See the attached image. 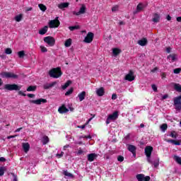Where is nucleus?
Wrapping results in <instances>:
<instances>
[{
	"instance_id": "1a4fd4ad",
	"label": "nucleus",
	"mask_w": 181,
	"mask_h": 181,
	"mask_svg": "<svg viewBox=\"0 0 181 181\" xmlns=\"http://www.w3.org/2000/svg\"><path fill=\"white\" fill-rule=\"evenodd\" d=\"M30 103H31L32 104H36L37 105H40V104H42V103L43 104L47 103V100L40 98V99L35 100H30Z\"/></svg>"
},
{
	"instance_id": "37998d69",
	"label": "nucleus",
	"mask_w": 181,
	"mask_h": 181,
	"mask_svg": "<svg viewBox=\"0 0 181 181\" xmlns=\"http://www.w3.org/2000/svg\"><path fill=\"white\" fill-rule=\"evenodd\" d=\"M5 173V168L4 167L0 168V176H4Z\"/></svg>"
},
{
	"instance_id": "bb28decb",
	"label": "nucleus",
	"mask_w": 181,
	"mask_h": 181,
	"mask_svg": "<svg viewBox=\"0 0 181 181\" xmlns=\"http://www.w3.org/2000/svg\"><path fill=\"white\" fill-rule=\"evenodd\" d=\"M71 43H72L71 38L66 40L64 43L65 47H70V46H71Z\"/></svg>"
},
{
	"instance_id": "052dcab7",
	"label": "nucleus",
	"mask_w": 181,
	"mask_h": 181,
	"mask_svg": "<svg viewBox=\"0 0 181 181\" xmlns=\"http://www.w3.org/2000/svg\"><path fill=\"white\" fill-rule=\"evenodd\" d=\"M83 150H81V148H79V150L78 151V155H81V153H83Z\"/></svg>"
},
{
	"instance_id": "c03bdc74",
	"label": "nucleus",
	"mask_w": 181,
	"mask_h": 181,
	"mask_svg": "<svg viewBox=\"0 0 181 181\" xmlns=\"http://www.w3.org/2000/svg\"><path fill=\"white\" fill-rule=\"evenodd\" d=\"M73 93V88H71V89L68 90L66 93L65 95H70V94Z\"/></svg>"
},
{
	"instance_id": "39448f33",
	"label": "nucleus",
	"mask_w": 181,
	"mask_h": 181,
	"mask_svg": "<svg viewBox=\"0 0 181 181\" xmlns=\"http://www.w3.org/2000/svg\"><path fill=\"white\" fill-rule=\"evenodd\" d=\"M59 26H60V21H59V17H57L54 20H51L49 22V28H50V29L59 28Z\"/></svg>"
},
{
	"instance_id": "dca6fc26",
	"label": "nucleus",
	"mask_w": 181,
	"mask_h": 181,
	"mask_svg": "<svg viewBox=\"0 0 181 181\" xmlns=\"http://www.w3.org/2000/svg\"><path fill=\"white\" fill-rule=\"evenodd\" d=\"M96 94L98 97H103L105 94V90L103 87L98 88L96 89Z\"/></svg>"
},
{
	"instance_id": "f704fd0d",
	"label": "nucleus",
	"mask_w": 181,
	"mask_h": 181,
	"mask_svg": "<svg viewBox=\"0 0 181 181\" xmlns=\"http://www.w3.org/2000/svg\"><path fill=\"white\" fill-rule=\"evenodd\" d=\"M18 56L20 59H23L25 57V51H20L18 52Z\"/></svg>"
},
{
	"instance_id": "cd10ccee",
	"label": "nucleus",
	"mask_w": 181,
	"mask_h": 181,
	"mask_svg": "<svg viewBox=\"0 0 181 181\" xmlns=\"http://www.w3.org/2000/svg\"><path fill=\"white\" fill-rule=\"evenodd\" d=\"M173 159L178 165H181V158L179 156H174Z\"/></svg>"
},
{
	"instance_id": "9b49d317",
	"label": "nucleus",
	"mask_w": 181,
	"mask_h": 181,
	"mask_svg": "<svg viewBox=\"0 0 181 181\" xmlns=\"http://www.w3.org/2000/svg\"><path fill=\"white\" fill-rule=\"evenodd\" d=\"M167 59L170 63H173V62H176L177 59V55L175 54H170L167 57Z\"/></svg>"
},
{
	"instance_id": "6ab92c4d",
	"label": "nucleus",
	"mask_w": 181,
	"mask_h": 181,
	"mask_svg": "<svg viewBox=\"0 0 181 181\" xmlns=\"http://www.w3.org/2000/svg\"><path fill=\"white\" fill-rule=\"evenodd\" d=\"M128 151H129V152H132V153H133L134 156H135V155H136L135 152L136 151V147H135V146H134V145H129Z\"/></svg>"
},
{
	"instance_id": "a19ab883",
	"label": "nucleus",
	"mask_w": 181,
	"mask_h": 181,
	"mask_svg": "<svg viewBox=\"0 0 181 181\" xmlns=\"http://www.w3.org/2000/svg\"><path fill=\"white\" fill-rule=\"evenodd\" d=\"M36 86H30L27 88V91H35Z\"/></svg>"
},
{
	"instance_id": "bf43d9fd",
	"label": "nucleus",
	"mask_w": 181,
	"mask_h": 181,
	"mask_svg": "<svg viewBox=\"0 0 181 181\" xmlns=\"http://www.w3.org/2000/svg\"><path fill=\"white\" fill-rule=\"evenodd\" d=\"M151 73H155V71H158V67H155L154 69H151Z\"/></svg>"
},
{
	"instance_id": "4468645a",
	"label": "nucleus",
	"mask_w": 181,
	"mask_h": 181,
	"mask_svg": "<svg viewBox=\"0 0 181 181\" xmlns=\"http://www.w3.org/2000/svg\"><path fill=\"white\" fill-rule=\"evenodd\" d=\"M56 84H57V82L56 81H54L51 83H45L43 85V88H45V90H49V88H52V87H54Z\"/></svg>"
},
{
	"instance_id": "c85d7f7f",
	"label": "nucleus",
	"mask_w": 181,
	"mask_h": 181,
	"mask_svg": "<svg viewBox=\"0 0 181 181\" xmlns=\"http://www.w3.org/2000/svg\"><path fill=\"white\" fill-rule=\"evenodd\" d=\"M112 53L115 56H118V54H119V53H121V49H119L118 48H115L112 50Z\"/></svg>"
},
{
	"instance_id": "de8ad7c7",
	"label": "nucleus",
	"mask_w": 181,
	"mask_h": 181,
	"mask_svg": "<svg viewBox=\"0 0 181 181\" xmlns=\"http://www.w3.org/2000/svg\"><path fill=\"white\" fill-rule=\"evenodd\" d=\"M117 160H118L119 162H124V156H119L117 157Z\"/></svg>"
},
{
	"instance_id": "79ce46f5",
	"label": "nucleus",
	"mask_w": 181,
	"mask_h": 181,
	"mask_svg": "<svg viewBox=\"0 0 181 181\" xmlns=\"http://www.w3.org/2000/svg\"><path fill=\"white\" fill-rule=\"evenodd\" d=\"M6 54H12V49L11 48H6L5 49Z\"/></svg>"
},
{
	"instance_id": "6e6d98bb",
	"label": "nucleus",
	"mask_w": 181,
	"mask_h": 181,
	"mask_svg": "<svg viewBox=\"0 0 181 181\" xmlns=\"http://www.w3.org/2000/svg\"><path fill=\"white\" fill-rule=\"evenodd\" d=\"M171 50H172V48L170 47H168L166 48L167 53H170Z\"/></svg>"
},
{
	"instance_id": "a18cd8bd",
	"label": "nucleus",
	"mask_w": 181,
	"mask_h": 181,
	"mask_svg": "<svg viewBox=\"0 0 181 181\" xmlns=\"http://www.w3.org/2000/svg\"><path fill=\"white\" fill-rule=\"evenodd\" d=\"M180 71H181V69L177 68V69H174L173 73H175V74H179V73H180Z\"/></svg>"
},
{
	"instance_id": "2f4dec72",
	"label": "nucleus",
	"mask_w": 181,
	"mask_h": 181,
	"mask_svg": "<svg viewBox=\"0 0 181 181\" xmlns=\"http://www.w3.org/2000/svg\"><path fill=\"white\" fill-rule=\"evenodd\" d=\"M71 84V81H68L64 85L62 86V90H66L69 86Z\"/></svg>"
},
{
	"instance_id": "393cba45",
	"label": "nucleus",
	"mask_w": 181,
	"mask_h": 181,
	"mask_svg": "<svg viewBox=\"0 0 181 181\" xmlns=\"http://www.w3.org/2000/svg\"><path fill=\"white\" fill-rule=\"evenodd\" d=\"M69 3H61L58 4V8L59 9H64V8H69Z\"/></svg>"
},
{
	"instance_id": "69168bd1",
	"label": "nucleus",
	"mask_w": 181,
	"mask_h": 181,
	"mask_svg": "<svg viewBox=\"0 0 181 181\" xmlns=\"http://www.w3.org/2000/svg\"><path fill=\"white\" fill-rule=\"evenodd\" d=\"M70 145H66L64 146V151H66V149H67V148H69Z\"/></svg>"
},
{
	"instance_id": "5fc2aeb1",
	"label": "nucleus",
	"mask_w": 181,
	"mask_h": 181,
	"mask_svg": "<svg viewBox=\"0 0 181 181\" xmlns=\"http://www.w3.org/2000/svg\"><path fill=\"white\" fill-rule=\"evenodd\" d=\"M112 100H117V94L113 93L112 95Z\"/></svg>"
},
{
	"instance_id": "58836bf2",
	"label": "nucleus",
	"mask_w": 181,
	"mask_h": 181,
	"mask_svg": "<svg viewBox=\"0 0 181 181\" xmlns=\"http://www.w3.org/2000/svg\"><path fill=\"white\" fill-rule=\"evenodd\" d=\"M69 30L73 31V30H77V29H80V26H78V25L69 26Z\"/></svg>"
},
{
	"instance_id": "473e14b6",
	"label": "nucleus",
	"mask_w": 181,
	"mask_h": 181,
	"mask_svg": "<svg viewBox=\"0 0 181 181\" xmlns=\"http://www.w3.org/2000/svg\"><path fill=\"white\" fill-rule=\"evenodd\" d=\"M49 142V137L47 136H45L42 138V144L43 145H46Z\"/></svg>"
},
{
	"instance_id": "e2e57ef3",
	"label": "nucleus",
	"mask_w": 181,
	"mask_h": 181,
	"mask_svg": "<svg viewBox=\"0 0 181 181\" xmlns=\"http://www.w3.org/2000/svg\"><path fill=\"white\" fill-rule=\"evenodd\" d=\"M5 160H6V159H5V158H4V157L0 158V162H5Z\"/></svg>"
},
{
	"instance_id": "f3484780",
	"label": "nucleus",
	"mask_w": 181,
	"mask_h": 181,
	"mask_svg": "<svg viewBox=\"0 0 181 181\" xmlns=\"http://www.w3.org/2000/svg\"><path fill=\"white\" fill-rule=\"evenodd\" d=\"M23 148L24 152H25V153H28V152H29V149H30V145L29 144V143H23Z\"/></svg>"
},
{
	"instance_id": "6e6552de",
	"label": "nucleus",
	"mask_w": 181,
	"mask_h": 181,
	"mask_svg": "<svg viewBox=\"0 0 181 181\" xmlns=\"http://www.w3.org/2000/svg\"><path fill=\"white\" fill-rule=\"evenodd\" d=\"M93 39H94V33L89 32L85 37L83 42H85V43H91L93 42Z\"/></svg>"
},
{
	"instance_id": "a211bd4d",
	"label": "nucleus",
	"mask_w": 181,
	"mask_h": 181,
	"mask_svg": "<svg viewBox=\"0 0 181 181\" xmlns=\"http://www.w3.org/2000/svg\"><path fill=\"white\" fill-rule=\"evenodd\" d=\"M97 154L95 153H90L88 155V160L89 162H93V160L97 158Z\"/></svg>"
},
{
	"instance_id": "4be33fe9",
	"label": "nucleus",
	"mask_w": 181,
	"mask_h": 181,
	"mask_svg": "<svg viewBox=\"0 0 181 181\" xmlns=\"http://www.w3.org/2000/svg\"><path fill=\"white\" fill-rule=\"evenodd\" d=\"M47 29H49V27L47 25H45L43 28L39 30L40 35H46L47 33Z\"/></svg>"
},
{
	"instance_id": "ddd939ff",
	"label": "nucleus",
	"mask_w": 181,
	"mask_h": 181,
	"mask_svg": "<svg viewBox=\"0 0 181 181\" xmlns=\"http://www.w3.org/2000/svg\"><path fill=\"white\" fill-rule=\"evenodd\" d=\"M58 112H59V114H66V112H69V109L66 107V105H63L59 107Z\"/></svg>"
},
{
	"instance_id": "423d86ee",
	"label": "nucleus",
	"mask_w": 181,
	"mask_h": 181,
	"mask_svg": "<svg viewBox=\"0 0 181 181\" xmlns=\"http://www.w3.org/2000/svg\"><path fill=\"white\" fill-rule=\"evenodd\" d=\"M118 118V112H115L111 115H109L107 119H106V124L108 125L111 122L115 121Z\"/></svg>"
},
{
	"instance_id": "7ed1b4c3",
	"label": "nucleus",
	"mask_w": 181,
	"mask_h": 181,
	"mask_svg": "<svg viewBox=\"0 0 181 181\" xmlns=\"http://www.w3.org/2000/svg\"><path fill=\"white\" fill-rule=\"evenodd\" d=\"M4 88L8 90V91H13L15 90L16 91H19L21 88H22L21 86H18L16 84H6L4 86Z\"/></svg>"
},
{
	"instance_id": "f8f14e48",
	"label": "nucleus",
	"mask_w": 181,
	"mask_h": 181,
	"mask_svg": "<svg viewBox=\"0 0 181 181\" xmlns=\"http://www.w3.org/2000/svg\"><path fill=\"white\" fill-rule=\"evenodd\" d=\"M83 13H86V6L83 5L78 12L73 11L74 15H76V16H78V15H81Z\"/></svg>"
},
{
	"instance_id": "0e129e2a",
	"label": "nucleus",
	"mask_w": 181,
	"mask_h": 181,
	"mask_svg": "<svg viewBox=\"0 0 181 181\" xmlns=\"http://www.w3.org/2000/svg\"><path fill=\"white\" fill-rule=\"evenodd\" d=\"M78 128H81V129H84V128H86V124H83L82 126H78Z\"/></svg>"
},
{
	"instance_id": "49530a36",
	"label": "nucleus",
	"mask_w": 181,
	"mask_h": 181,
	"mask_svg": "<svg viewBox=\"0 0 181 181\" xmlns=\"http://www.w3.org/2000/svg\"><path fill=\"white\" fill-rule=\"evenodd\" d=\"M40 49H41V52H42V53H46V52H47V48H46L45 47L40 46Z\"/></svg>"
},
{
	"instance_id": "20e7f679",
	"label": "nucleus",
	"mask_w": 181,
	"mask_h": 181,
	"mask_svg": "<svg viewBox=\"0 0 181 181\" xmlns=\"http://www.w3.org/2000/svg\"><path fill=\"white\" fill-rule=\"evenodd\" d=\"M1 76L3 78H18L19 77L18 75L12 72H6V71L1 72Z\"/></svg>"
},
{
	"instance_id": "0eeeda50",
	"label": "nucleus",
	"mask_w": 181,
	"mask_h": 181,
	"mask_svg": "<svg viewBox=\"0 0 181 181\" xmlns=\"http://www.w3.org/2000/svg\"><path fill=\"white\" fill-rule=\"evenodd\" d=\"M44 42H45V43H47V45L49 46H54V43H56L54 38L50 36L45 37L44 38Z\"/></svg>"
},
{
	"instance_id": "3c124183",
	"label": "nucleus",
	"mask_w": 181,
	"mask_h": 181,
	"mask_svg": "<svg viewBox=\"0 0 181 181\" xmlns=\"http://www.w3.org/2000/svg\"><path fill=\"white\" fill-rule=\"evenodd\" d=\"M151 87L153 91H155L156 93L158 91V87H156V85H152Z\"/></svg>"
},
{
	"instance_id": "412c9836",
	"label": "nucleus",
	"mask_w": 181,
	"mask_h": 181,
	"mask_svg": "<svg viewBox=\"0 0 181 181\" xmlns=\"http://www.w3.org/2000/svg\"><path fill=\"white\" fill-rule=\"evenodd\" d=\"M160 19V16L158 13H155L153 17V22L158 23Z\"/></svg>"
},
{
	"instance_id": "c9c22d12",
	"label": "nucleus",
	"mask_w": 181,
	"mask_h": 181,
	"mask_svg": "<svg viewBox=\"0 0 181 181\" xmlns=\"http://www.w3.org/2000/svg\"><path fill=\"white\" fill-rule=\"evenodd\" d=\"M170 136H171V138H174L175 139H176L177 138V134L176 133V132L173 131L171 132Z\"/></svg>"
},
{
	"instance_id": "774afa93",
	"label": "nucleus",
	"mask_w": 181,
	"mask_h": 181,
	"mask_svg": "<svg viewBox=\"0 0 181 181\" xmlns=\"http://www.w3.org/2000/svg\"><path fill=\"white\" fill-rule=\"evenodd\" d=\"M177 22H181V17H177Z\"/></svg>"
},
{
	"instance_id": "b1692460",
	"label": "nucleus",
	"mask_w": 181,
	"mask_h": 181,
	"mask_svg": "<svg viewBox=\"0 0 181 181\" xmlns=\"http://www.w3.org/2000/svg\"><path fill=\"white\" fill-rule=\"evenodd\" d=\"M79 101H83L86 98V91H82L78 95Z\"/></svg>"
},
{
	"instance_id": "4c0bfd02",
	"label": "nucleus",
	"mask_w": 181,
	"mask_h": 181,
	"mask_svg": "<svg viewBox=\"0 0 181 181\" xmlns=\"http://www.w3.org/2000/svg\"><path fill=\"white\" fill-rule=\"evenodd\" d=\"M151 165H154L155 168H158L159 166V158H157L153 163L152 161Z\"/></svg>"
},
{
	"instance_id": "e433bc0d",
	"label": "nucleus",
	"mask_w": 181,
	"mask_h": 181,
	"mask_svg": "<svg viewBox=\"0 0 181 181\" xmlns=\"http://www.w3.org/2000/svg\"><path fill=\"white\" fill-rule=\"evenodd\" d=\"M160 129L163 131V132H165L168 129V124H163L160 126Z\"/></svg>"
},
{
	"instance_id": "a878e982",
	"label": "nucleus",
	"mask_w": 181,
	"mask_h": 181,
	"mask_svg": "<svg viewBox=\"0 0 181 181\" xmlns=\"http://www.w3.org/2000/svg\"><path fill=\"white\" fill-rule=\"evenodd\" d=\"M174 86L175 90H176L178 93H181V85L179 83H173Z\"/></svg>"
},
{
	"instance_id": "7c9ffc66",
	"label": "nucleus",
	"mask_w": 181,
	"mask_h": 181,
	"mask_svg": "<svg viewBox=\"0 0 181 181\" xmlns=\"http://www.w3.org/2000/svg\"><path fill=\"white\" fill-rule=\"evenodd\" d=\"M38 6H39L40 11H42V12H45L46 9H47L46 6H45L44 4H38Z\"/></svg>"
},
{
	"instance_id": "f03ea898",
	"label": "nucleus",
	"mask_w": 181,
	"mask_h": 181,
	"mask_svg": "<svg viewBox=\"0 0 181 181\" xmlns=\"http://www.w3.org/2000/svg\"><path fill=\"white\" fill-rule=\"evenodd\" d=\"M152 151H153V147L148 146L145 148V154L147 157V162L148 163H152V160H151V155H152Z\"/></svg>"
},
{
	"instance_id": "ea45409f",
	"label": "nucleus",
	"mask_w": 181,
	"mask_h": 181,
	"mask_svg": "<svg viewBox=\"0 0 181 181\" xmlns=\"http://www.w3.org/2000/svg\"><path fill=\"white\" fill-rule=\"evenodd\" d=\"M144 176L145 175L144 174H139L136 175V179L137 180H144Z\"/></svg>"
},
{
	"instance_id": "09e8293b",
	"label": "nucleus",
	"mask_w": 181,
	"mask_h": 181,
	"mask_svg": "<svg viewBox=\"0 0 181 181\" xmlns=\"http://www.w3.org/2000/svg\"><path fill=\"white\" fill-rule=\"evenodd\" d=\"M63 155H64V152L62 151L61 153L56 154L57 158H62Z\"/></svg>"
},
{
	"instance_id": "aec40b11",
	"label": "nucleus",
	"mask_w": 181,
	"mask_h": 181,
	"mask_svg": "<svg viewBox=\"0 0 181 181\" xmlns=\"http://www.w3.org/2000/svg\"><path fill=\"white\" fill-rule=\"evenodd\" d=\"M138 45L140 46H146V45H148V40H146V38H143L138 41Z\"/></svg>"
},
{
	"instance_id": "338daca9",
	"label": "nucleus",
	"mask_w": 181,
	"mask_h": 181,
	"mask_svg": "<svg viewBox=\"0 0 181 181\" xmlns=\"http://www.w3.org/2000/svg\"><path fill=\"white\" fill-rule=\"evenodd\" d=\"M22 129V127H20L15 130V132H19Z\"/></svg>"
},
{
	"instance_id": "4d7b16f0",
	"label": "nucleus",
	"mask_w": 181,
	"mask_h": 181,
	"mask_svg": "<svg viewBox=\"0 0 181 181\" xmlns=\"http://www.w3.org/2000/svg\"><path fill=\"white\" fill-rule=\"evenodd\" d=\"M19 95H23V97H26V94L23 93L22 91H18Z\"/></svg>"
},
{
	"instance_id": "8fccbe9b",
	"label": "nucleus",
	"mask_w": 181,
	"mask_h": 181,
	"mask_svg": "<svg viewBox=\"0 0 181 181\" xmlns=\"http://www.w3.org/2000/svg\"><path fill=\"white\" fill-rule=\"evenodd\" d=\"M118 6H115L114 7L112 8V12H117L118 11Z\"/></svg>"
},
{
	"instance_id": "680f3d73",
	"label": "nucleus",
	"mask_w": 181,
	"mask_h": 181,
	"mask_svg": "<svg viewBox=\"0 0 181 181\" xmlns=\"http://www.w3.org/2000/svg\"><path fill=\"white\" fill-rule=\"evenodd\" d=\"M161 78H166V74L163 73V74H161Z\"/></svg>"
},
{
	"instance_id": "c756f323",
	"label": "nucleus",
	"mask_w": 181,
	"mask_h": 181,
	"mask_svg": "<svg viewBox=\"0 0 181 181\" xmlns=\"http://www.w3.org/2000/svg\"><path fill=\"white\" fill-rule=\"evenodd\" d=\"M64 176H67L68 177H71V179H73L74 177V175L69 172L67 170L64 171Z\"/></svg>"
},
{
	"instance_id": "864d4df0",
	"label": "nucleus",
	"mask_w": 181,
	"mask_h": 181,
	"mask_svg": "<svg viewBox=\"0 0 181 181\" xmlns=\"http://www.w3.org/2000/svg\"><path fill=\"white\" fill-rule=\"evenodd\" d=\"M29 98H34L35 94L29 93L27 95Z\"/></svg>"
},
{
	"instance_id": "603ef678",
	"label": "nucleus",
	"mask_w": 181,
	"mask_h": 181,
	"mask_svg": "<svg viewBox=\"0 0 181 181\" xmlns=\"http://www.w3.org/2000/svg\"><path fill=\"white\" fill-rule=\"evenodd\" d=\"M143 179H144V181H150L151 180V177L150 176H146V177H144Z\"/></svg>"
},
{
	"instance_id": "72a5a7b5",
	"label": "nucleus",
	"mask_w": 181,
	"mask_h": 181,
	"mask_svg": "<svg viewBox=\"0 0 181 181\" xmlns=\"http://www.w3.org/2000/svg\"><path fill=\"white\" fill-rule=\"evenodd\" d=\"M23 16L22 14H19L15 17V21L16 22H21L22 21Z\"/></svg>"
},
{
	"instance_id": "f257e3e1",
	"label": "nucleus",
	"mask_w": 181,
	"mask_h": 181,
	"mask_svg": "<svg viewBox=\"0 0 181 181\" xmlns=\"http://www.w3.org/2000/svg\"><path fill=\"white\" fill-rule=\"evenodd\" d=\"M49 75L53 78H59L62 76V69L60 67L54 68L49 71Z\"/></svg>"
},
{
	"instance_id": "13d9d810",
	"label": "nucleus",
	"mask_w": 181,
	"mask_h": 181,
	"mask_svg": "<svg viewBox=\"0 0 181 181\" xmlns=\"http://www.w3.org/2000/svg\"><path fill=\"white\" fill-rule=\"evenodd\" d=\"M16 136H18V135L8 136H7V139H11V138H16Z\"/></svg>"
},
{
	"instance_id": "9d476101",
	"label": "nucleus",
	"mask_w": 181,
	"mask_h": 181,
	"mask_svg": "<svg viewBox=\"0 0 181 181\" xmlns=\"http://www.w3.org/2000/svg\"><path fill=\"white\" fill-rule=\"evenodd\" d=\"M125 80H127V81H134V80H135V76H134V71H130L129 73L126 75Z\"/></svg>"
},
{
	"instance_id": "5701e85b",
	"label": "nucleus",
	"mask_w": 181,
	"mask_h": 181,
	"mask_svg": "<svg viewBox=\"0 0 181 181\" xmlns=\"http://www.w3.org/2000/svg\"><path fill=\"white\" fill-rule=\"evenodd\" d=\"M166 142H168V144H173V145H180V141H177L176 140L173 139H166Z\"/></svg>"
},
{
	"instance_id": "2eb2a0df",
	"label": "nucleus",
	"mask_w": 181,
	"mask_h": 181,
	"mask_svg": "<svg viewBox=\"0 0 181 181\" xmlns=\"http://www.w3.org/2000/svg\"><path fill=\"white\" fill-rule=\"evenodd\" d=\"M142 9H144V4H142V3H140L137 5L136 9L133 12L134 15L139 13V12L142 11Z\"/></svg>"
}]
</instances>
